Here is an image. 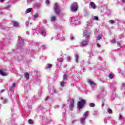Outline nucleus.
Here are the masks:
<instances>
[{"mask_svg": "<svg viewBox=\"0 0 125 125\" xmlns=\"http://www.w3.org/2000/svg\"><path fill=\"white\" fill-rule=\"evenodd\" d=\"M86 101L85 100L82 99L80 101L78 102L77 103V107L79 110H81V109H83L85 106Z\"/></svg>", "mask_w": 125, "mask_h": 125, "instance_id": "f257e3e1", "label": "nucleus"}, {"mask_svg": "<svg viewBox=\"0 0 125 125\" xmlns=\"http://www.w3.org/2000/svg\"><path fill=\"white\" fill-rule=\"evenodd\" d=\"M23 43L24 40H23V39H22V37H21V36H18V41L17 44V49H19V48H22V47H23Z\"/></svg>", "mask_w": 125, "mask_h": 125, "instance_id": "f03ea898", "label": "nucleus"}, {"mask_svg": "<svg viewBox=\"0 0 125 125\" xmlns=\"http://www.w3.org/2000/svg\"><path fill=\"white\" fill-rule=\"evenodd\" d=\"M54 11L57 15H60V6L57 3L54 5Z\"/></svg>", "mask_w": 125, "mask_h": 125, "instance_id": "7ed1b4c3", "label": "nucleus"}, {"mask_svg": "<svg viewBox=\"0 0 125 125\" xmlns=\"http://www.w3.org/2000/svg\"><path fill=\"white\" fill-rule=\"evenodd\" d=\"M89 41L87 40H83L80 42V46L81 47H84L88 45Z\"/></svg>", "mask_w": 125, "mask_h": 125, "instance_id": "20e7f679", "label": "nucleus"}, {"mask_svg": "<svg viewBox=\"0 0 125 125\" xmlns=\"http://www.w3.org/2000/svg\"><path fill=\"white\" fill-rule=\"evenodd\" d=\"M90 34H91V31L85 30L83 32V35L84 37H85V38H86V39H89Z\"/></svg>", "mask_w": 125, "mask_h": 125, "instance_id": "39448f33", "label": "nucleus"}, {"mask_svg": "<svg viewBox=\"0 0 125 125\" xmlns=\"http://www.w3.org/2000/svg\"><path fill=\"white\" fill-rule=\"evenodd\" d=\"M101 94H102L101 96H100V95H98L97 96V98H98V99H100V98H102L103 96H105V95H106V91H105L104 88L101 89Z\"/></svg>", "mask_w": 125, "mask_h": 125, "instance_id": "423d86ee", "label": "nucleus"}, {"mask_svg": "<svg viewBox=\"0 0 125 125\" xmlns=\"http://www.w3.org/2000/svg\"><path fill=\"white\" fill-rule=\"evenodd\" d=\"M71 10L73 12H75L78 10V6L77 5V3L74 2L71 5Z\"/></svg>", "mask_w": 125, "mask_h": 125, "instance_id": "0eeeda50", "label": "nucleus"}, {"mask_svg": "<svg viewBox=\"0 0 125 125\" xmlns=\"http://www.w3.org/2000/svg\"><path fill=\"white\" fill-rule=\"evenodd\" d=\"M70 22L72 24H75V25H79L80 24V21H78V20L75 18H71Z\"/></svg>", "mask_w": 125, "mask_h": 125, "instance_id": "6e6552de", "label": "nucleus"}, {"mask_svg": "<svg viewBox=\"0 0 125 125\" xmlns=\"http://www.w3.org/2000/svg\"><path fill=\"white\" fill-rule=\"evenodd\" d=\"M48 91L50 95H53L54 93H56V90L54 88H53V87H52L51 89H50V90L49 87H48Z\"/></svg>", "mask_w": 125, "mask_h": 125, "instance_id": "1a4fd4ad", "label": "nucleus"}, {"mask_svg": "<svg viewBox=\"0 0 125 125\" xmlns=\"http://www.w3.org/2000/svg\"><path fill=\"white\" fill-rule=\"evenodd\" d=\"M93 24V21H89L87 22V29H90L92 27Z\"/></svg>", "mask_w": 125, "mask_h": 125, "instance_id": "9d476101", "label": "nucleus"}, {"mask_svg": "<svg viewBox=\"0 0 125 125\" xmlns=\"http://www.w3.org/2000/svg\"><path fill=\"white\" fill-rule=\"evenodd\" d=\"M75 104V102H74V99H72L71 102L69 105V109L72 111V110L74 109V105Z\"/></svg>", "mask_w": 125, "mask_h": 125, "instance_id": "9b49d317", "label": "nucleus"}, {"mask_svg": "<svg viewBox=\"0 0 125 125\" xmlns=\"http://www.w3.org/2000/svg\"><path fill=\"white\" fill-rule=\"evenodd\" d=\"M40 34L43 37H46V30L44 29H42L40 31Z\"/></svg>", "mask_w": 125, "mask_h": 125, "instance_id": "f8f14e48", "label": "nucleus"}, {"mask_svg": "<svg viewBox=\"0 0 125 125\" xmlns=\"http://www.w3.org/2000/svg\"><path fill=\"white\" fill-rule=\"evenodd\" d=\"M88 83H89V84L91 86H95V83H94V82H93V81H92V80H91V79H89L88 80Z\"/></svg>", "mask_w": 125, "mask_h": 125, "instance_id": "ddd939ff", "label": "nucleus"}, {"mask_svg": "<svg viewBox=\"0 0 125 125\" xmlns=\"http://www.w3.org/2000/svg\"><path fill=\"white\" fill-rule=\"evenodd\" d=\"M89 5L91 6V8L93 9H95L96 8V5H95V4L93 2H91L90 3Z\"/></svg>", "mask_w": 125, "mask_h": 125, "instance_id": "4468645a", "label": "nucleus"}, {"mask_svg": "<svg viewBox=\"0 0 125 125\" xmlns=\"http://www.w3.org/2000/svg\"><path fill=\"white\" fill-rule=\"evenodd\" d=\"M56 38H59V39L60 40V41H65V37H61L58 35V34L57 35V36H56Z\"/></svg>", "mask_w": 125, "mask_h": 125, "instance_id": "2eb2a0df", "label": "nucleus"}, {"mask_svg": "<svg viewBox=\"0 0 125 125\" xmlns=\"http://www.w3.org/2000/svg\"><path fill=\"white\" fill-rule=\"evenodd\" d=\"M85 119L86 118H83L80 119V122L82 125H85Z\"/></svg>", "mask_w": 125, "mask_h": 125, "instance_id": "dca6fc26", "label": "nucleus"}, {"mask_svg": "<svg viewBox=\"0 0 125 125\" xmlns=\"http://www.w3.org/2000/svg\"><path fill=\"white\" fill-rule=\"evenodd\" d=\"M75 58L76 62L78 63V62H79V55L78 54V53H76L75 54Z\"/></svg>", "mask_w": 125, "mask_h": 125, "instance_id": "f3484780", "label": "nucleus"}, {"mask_svg": "<svg viewBox=\"0 0 125 125\" xmlns=\"http://www.w3.org/2000/svg\"><path fill=\"white\" fill-rule=\"evenodd\" d=\"M66 85V82L64 81H62L60 82V86L61 87H64Z\"/></svg>", "mask_w": 125, "mask_h": 125, "instance_id": "a211bd4d", "label": "nucleus"}, {"mask_svg": "<svg viewBox=\"0 0 125 125\" xmlns=\"http://www.w3.org/2000/svg\"><path fill=\"white\" fill-rule=\"evenodd\" d=\"M32 11H33V8H29L28 9H26V10L25 11V13H30V12H32Z\"/></svg>", "mask_w": 125, "mask_h": 125, "instance_id": "6ab92c4d", "label": "nucleus"}, {"mask_svg": "<svg viewBox=\"0 0 125 125\" xmlns=\"http://www.w3.org/2000/svg\"><path fill=\"white\" fill-rule=\"evenodd\" d=\"M100 40H102V35L99 34L96 37V41H100Z\"/></svg>", "mask_w": 125, "mask_h": 125, "instance_id": "aec40b11", "label": "nucleus"}, {"mask_svg": "<svg viewBox=\"0 0 125 125\" xmlns=\"http://www.w3.org/2000/svg\"><path fill=\"white\" fill-rule=\"evenodd\" d=\"M109 120H110V118L109 117H105L104 119V124H108V121H109Z\"/></svg>", "mask_w": 125, "mask_h": 125, "instance_id": "412c9836", "label": "nucleus"}, {"mask_svg": "<svg viewBox=\"0 0 125 125\" xmlns=\"http://www.w3.org/2000/svg\"><path fill=\"white\" fill-rule=\"evenodd\" d=\"M12 23H13V27H17V26H18L19 25L18 22L14 21H13Z\"/></svg>", "mask_w": 125, "mask_h": 125, "instance_id": "4be33fe9", "label": "nucleus"}, {"mask_svg": "<svg viewBox=\"0 0 125 125\" xmlns=\"http://www.w3.org/2000/svg\"><path fill=\"white\" fill-rule=\"evenodd\" d=\"M52 67V65L51 64L48 63L46 65L45 69L46 70H48V69H50Z\"/></svg>", "mask_w": 125, "mask_h": 125, "instance_id": "5701e85b", "label": "nucleus"}, {"mask_svg": "<svg viewBox=\"0 0 125 125\" xmlns=\"http://www.w3.org/2000/svg\"><path fill=\"white\" fill-rule=\"evenodd\" d=\"M0 74L1 75V76H6L7 74L5 72L3 71L2 70H0Z\"/></svg>", "mask_w": 125, "mask_h": 125, "instance_id": "b1692460", "label": "nucleus"}, {"mask_svg": "<svg viewBox=\"0 0 125 125\" xmlns=\"http://www.w3.org/2000/svg\"><path fill=\"white\" fill-rule=\"evenodd\" d=\"M56 20V17L55 16H52L51 18V21H52L53 22H55Z\"/></svg>", "mask_w": 125, "mask_h": 125, "instance_id": "393cba45", "label": "nucleus"}, {"mask_svg": "<svg viewBox=\"0 0 125 125\" xmlns=\"http://www.w3.org/2000/svg\"><path fill=\"white\" fill-rule=\"evenodd\" d=\"M0 99L1 100H3L2 101V103H3L4 104H5V103H6L7 102V99H3V97H1L0 98Z\"/></svg>", "mask_w": 125, "mask_h": 125, "instance_id": "a878e982", "label": "nucleus"}, {"mask_svg": "<svg viewBox=\"0 0 125 125\" xmlns=\"http://www.w3.org/2000/svg\"><path fill=\"white\" fill-rule=\"evenodd\" d=\"M14 87H15V83H13V84L12 85V86L9 89L10 91H12L13 90Z\"/></svg>", "mask_w": 125, "mask_h": 125, "instance_id": "bb28decb", "label": "nucleus"}, {"mask_svg": "<svg viewBox=\"0 0 125 125\" xmlns=\"http://www.w3.org/2000/svg\"><path fill=\"white\" fill-rule=\"evenodd\" d=\"M117 43V46H118V47H122V42H121V41H120L119 42V41L116 42Z\"/></svg>", "mask_w": 125, "mask_h": 125, "instance_id": "cd10ccee", "label": "nucleus"}, {"mask_svg": "<svg viewBox=\"0 0 125 125\" xmlns=\"http://www.w3.org/2000/svg\"><path fill=\"white\" fill-rule=\"evenodd\" d=\"M117 121H116L114 119H112L111 120V124L112 125H116V124H117Z\"/></svg>", "mask_w": 125, "mask_h": 125, "instance_id": "c85d7f7f", "label": "nucleus"}, {"mask_svg": "<svg viewBox=\"0 0 125 125\" xmlns=\"http://www.w3.org/2000/svg\"><path fill=\"white\" fill-rule=\"evenodd\" d=\"M24 77L27 80H29V78L30 77V75L28 73H25Z\"/></svg>", "mask_w": 125, "mask_h": 125, "instance_id": "c756f323", "label": "nucleus"}, {"mask_svg": "<svg viewBox=\"0 0 125 125\" xmlns=\"http://www.w3.org/2000/svg\"><path fill=\"white\" fill-rule=\"evenodd\" d=\"M84 17H87V16H88L89 14V12H88V11L85 10L84 11Z\"/></svg>", "mask_w": 125, "mask_h": 125, "instance_id": "7c9ffc66", "label": "nucleus"}, {"mask_svg": "<svg viewBox=\"0 0 125 125\" xmlns=\"http://www.w3.org/2000/svg\"><path fill=\"white\" fill-rule=\"evenodd\" d=\"M63 79L64 81H67V80H68V76H67V74L63 75Z\"/></svg>", "mask_w": 125, "mask_h": 125, "instance_id": "2f4dec72", "label": "nucleus"}, {"mask_svg": "<svg viewBox=\"0 0 125 125\" xmlns=\"http://www.w3.org/2000/svg\"><path fill=\"white\" fill-rule=\"evenodd\" d=\"M89 106L91 107V108H94V107H95V104L93 103H90Z\"/></svg>", "mask_w": 125, "mask_h": 125, "instance_id": "473e14b6", "label": "nucleus"}, {"mask_svg": "<svg viewBox=\"0 0 125 125\" xmlns=\"http://www.w3.org/2000/svg\"><path fill=\"white\" fill-rule=\"evenodd\" d=\"M57 60H58L59 62H60V63H62L63 62V60H64V59L62 57L58 59Z\"/></svg>", "mask_w": 125, "mask_h": 125, "instance_id": "72a5a7b5", "label": "nucleus"}, {"mask_svg": "<svg viewBox=\"0 0 125 125\" xmlns=\"http://www.w3.org/2000/svg\"><path fill=\"white\" fill-rule=\"evenodd\" d=\"M87 116H88V112L86 111L84 113V118L86 119Z\"/></svg>", "mask_w": 125, "mask_h": 125, "instance_id": "f704fd0d", "label": "nucleus"}, {"mask_svg": "<svg viewBox=\"0 0 125 125\" xmlns=\"http://www.w3.org/2000/svg\"><path fill=\"white\" fill-rule=\"evenodd\" d=\"M118 120L119 121H123V116L121 114H119Z\"/></svg>", "mask_w": 125, "mask_h": 125, "instance_id": "c9c22d12", "label": "nucleus"}, {"mask_svg": "<svg viewBox=\"0 0 125 125\" xmlns=\"http://www.w3.org/2000/svg\"><path fill=\"white\" fill-rule=\"evenodd\" d=\"M93 115H94V116H97V115H98V112L96 110L94 111Z\"/></svg>", "mask_w": 125, "mask_h": 125, "instance_id": "e433bc0d", "label": "nucleus"}, {"mask_svg": "<svg viewBox=\"0 0 125 125\" xmlns=\"http://www.w3.org/2000/svg\"><path fill=\"white\" fill-rule=\"evenodd\" d=\"M111 43H116V40L115 38H113L111 41H110Z\"/></svg>", "mask_w": 125, "mask_h": 125, "instance_id": "4c0bfd02", "label": "nucleus"}, {"mask_svg": "<svg viewBox=\"0 0 125 125\" xmlns=\"http://www.w3.org/2000/svg\"><path fill=\"white\" fill-rule=\"evenodd\" d=\"M34 16V18L36 19V18H38V17H39V13H36Z\"/></svg>", "mask_w": 125, "mask_h": 125, "instance_id": "58836bf2", "label": "nucleus"}, {"mask_svg": "<svg viewBox=\"0 0 125 125\" xmlns=\"http://www.w3.org/2000/svg\"><path fill=\"white\" fill-rule=\"evenodd\" d=\"M107 112L109 113V114H113V111H112V110H111L110 108L107 109Z\"/></svg>", "mask_w": 125, "mask_h": 125, "instance_id": "ea45409f", "label": "nucleus"}, {"mask_svg": "<svg viewBox=\"0 0 125 125\" xmlns=\"http://www.w3.org/2000/svg\"><path fill=\"white\" fill-rule=\"evenodd\" d=\"M25 89L27 90V91H29V90H31V87L29 86H27L25 87Z\"/></svg>", "mask_w": 125, "mask_h": 125, "instance_id": "a19ab883", "label": "nucleus"}, {"mask_svg": "<svg viewBox=\"0 0 125 125\" xmlns=\"http://www.w3.org/2000/svg\"><path fill=\"white\" fill-rule=\"evenodd\" d=\"M10 7H11V5H8L7 6L5 7L6 9L9 10L10 9Z\"/></svg>", "mask_w": 125, "mask_h": 125, "instance_id": "79ce46f5", "label": "nucleus"}, {"mask_svg": "<svg viewBox=\"0 0 125 125\" xmlns=\"http://www.w3.org/2000/svg\"><path fill=\"white\" fill-rule=\"evenodd\" d=\"M35 6H36V7H40V6H41V3H36L35 4Z\"/></svg>", "mask_w": 125, "mask_h": 125, "instance_id": "37998d69", "label": "nucleus"}, {"mask_svg": "<svg viewBox=\"0 0 125 125\" xmlns=\"http://www.w3.org/2000/svg\"><path fill=\"white\" fill-rule=\"evenodd\" d=\"M110 24H115V21L113 20L109 21Z\"/></svg>", "mask_w": 125, "mask_h": 125, "instance_id": "c03bdc74", "label": "nucleus"}, {"mask_svg": "<svg viewBox=\"0 0 125 125\" xmlns=\"http://www.w3.org/2000/svg\"><path fill=\"white\" fill-rule=\"evenodd\" d=\"M77 121H78V120H77V119H74V120H73L72 121L71 124H72V125H74V124H75V123H76V122H77Z\"/></svg>", "mask_w": 125, "mask_h": 125, "instance_id": "a18cd8bd", "label": "nucleus"}, {"mask_svg": "<svg viewBox=\"0 0 125 125\" xmlns=\"http://www.w3.org/2000/svg\"><path fill=\"white\" fill-rule=\"evenodd\" d=\"M111 86H112L113 87H114V88H115V87H116V83H112L111 84Z\"/></svg>", "mask_w": 125, "mask_h": 125, "instance_id": "49530a36", "label": "nucleus"}, {"mask_svg": "<svg viewBox=\"0 0 125 125\" xmlns=\"http://www.w3.org/2000/svg\"><path fill=\"white\" fill-rule=\"evenodd\" d=\"M108 77L109 78V79H113V78H114V76L112 75V74H110L109 75H108Z\"/></svg>", "mask_w": 125, "mask_h": 125, "instance_id": "de8ad7c7", "label": "nucleus"}, {"mask_svg": "<svg viewBox=\"0 0 125 125\" xmlns=\"http://www.w3.org/2000/svg\"><path fill=\"white\" fill-rule=\"evenodd\" d=\"M124 38V34H121L119 36V39H123Z\"/></svg>", "mask_w": 125, "mask_h": 125, "instance_id": "09e8293b", "label": "nucleus"}, {"mask_svg": "<svg viewBox=\"0 0 125 125\" xmlns=\"http://www.w3.org/2000/svg\"><path fill=\"white\" fill-rule=\"evenodd\" d=\"M93 20L98 21V17H97V16H94Z\"/></svg>", "mask_w": 125, "mask_h": 125, "instance_id": "8fccbe9b", "label": "nucleus"}, {"mask_svg": "<svg viewBox=\"0 0 125 125\" xmlns=\"http://www.w3.org/2000/svg\"><path fill=\"white\" fill-rule=\"evenodd\" d=\"M36 81L40 83L41 82V79H40V78H37L36 79Z\"/></svg>", "mask_w": 125, "mask_h": 125, "instance_id": "3c124183", "label": "nucleus"}, {"mask_svg": "<svg viewBox=\"0 0 125 125\" xmlns=\"http://www.w3.org/2000/svg\"><path fill=\"white\" fill-rule=\"evenodd\" d=\"M34 0H27V3H31L32 1H34Z\"/></svg>", "mask_w": 125, "mask_h": 125, "instance_id": "603ef678", "label": "nucleus"}, {"mask_svg": "<svg viewBox=\"0 0 125 125\" xmlns=\"http://www.w3.org/2000/svg\"><path fill=\"white\" fill-rule=\"evenodd\" d=\"M28 123H29V124H30V125H31L32 124H33V120H28Z\"/></svg>", "mask_w": 125, "mask_h": 125, "instance_id": "864d4df0", "label": "nucleus"}, {"mask_svg": "<svg viewBox=\"0 0 125 125\" xmlns=\"http://www.w3.org/2000/svg\"><path fill=\"white\" fill-rule=\"evenodd\" d=\"M67 61H70V60H71V57L70 56H67Z\"/></svg>", "mask_w": 125, "mask_h": 125, "instance_id": "5fc2aeb1", "label": "nucleus"}, {"mask_svg": "<svg viewBox=\"0 0 125 125\" xmlns=\"http://www.w3.org/2000/svg\"><path fill=\"white\" fill-rule=\"evenodd\" d=\"M70 40H71V41H74V40H75V38L74 37H73V36H71Z\"/></svg>", "mask_w": 125, "mask_h": 125, "instance_id": "6e6d98bb", "label": "nucleus"}, {"mask_svg": "<svg viewBox=\"0 0 125 125\" xmlns=\"http://www.w3.org/2000/svg\"><path fill=\"white\" fill-rule=\"evenodd\" d=\"M45 3H46V4H49V3H50L49 0H46L45 1Z\"/></svg>", "mask_w": 125, "mask_h": 125, "instance_id": "4d7b16f0", "label": "nucleus"}, {"mask_svg": "<svg viewBox=\"0 0 125 125\" xmlns=\"http://www.w3.org/2000/svg\"><path fill=\"white\" fill-rule=\"evenodd\" d=\"M46 56H42V59H46Z\"/></svg>", "mask_w": 125, "mask_h": 125, "instance_id": "13d9d810", "label": "nucleus"}, {"mask_svg": "<svg viewBox=\"0 0 125 125\" xmlns=\"http://www.w3.org/2000/svg\"><path fill=\"white\" fill-rule=\"evenodd\" d=\"M25 25L26 26H29V22L28 21H26Z\"/></svg>", "mask_w": 125, "mask_h": 125, "instance_id": "bf43d9fd", "label": "nucleus"}, {"mask_svg": "<svg viewBox=\"0 0 125 125\" xmlns=\"http://www.w3.org/2000/svg\"><path fill=\"white\" fill-rule=\"evenodd\" d=\"M65 107H66V104H62V108L64 109V108H65Z\"/></svg>", "mask_w": 125, "mask_h": 125, "instance_id": "052dcab7", "label": "nucleus"}, {"mask_svg": "<svg viewBox=\"0 0 125 125\" xmlns=\"http://www.w3.org/2000/svg\"><path fill=\"white\" fill-rule=\"evenodd\" d=\"M4 91H5V90L4 89L1 90L0 91V93H2L4 92Z\"/></svg>", "mask_w": 125, "mask_h": 125, "instance_id": "680f3d73", "label": "nucleus"}, {"mask_svg": "<svg viewBox=\"0 0 125 125\" xmlns=\"http://www.w3.org/2000/svg\"><path fill=\"white\" fill-rule=\"evenodd\" d=\"M97 47H98L99 48H100V44H99V43H97Z\"/></svg>", "mask_w": 125, "mask_h": 125, "instance_id": "e2e57ef3", "label": "nucleus"}, {"mask_svg": "<svg viewBox=\"0 0 125 125\" xmlns=\"http://www.w3.org/2000/svg\"><path fill=\"white\" fill-rule=\"evenodd\" d=\"M121 2H122V3H125V0H121Z\"/></svg>", "mask_w": 125, "mask_h": 125, "instance_id": "0e129e2a", "label": "nucleus"}, {"mask_svg": "<svg viewBox=\"0 0 125 125\" xmlns=\"http://www.w3.org/2000/svg\"><path fill=\"white\" fill-rule=\"evenodd\" d=\"M59 106L58 105H56L55 106H54V107L55 108V109H56L57 108H58Z\"/></svg>", "mask_w": 125, "mask_h": 125, "instance_id": "69168bd1", "label": "nucleus"}, {"mask_svg": "<svg viewBox=\"0 0 125 125\" xmlns=\"http://www.w3.org/2000/svg\"><path fill=\"white\" fill-rule=\"evenodd\" d=\"M118 72L119 73H121V72H122V70H121V69H118Z\"/></svg>", "mask_w": 125, "mask_h": 125, "instance_id": "338daca9", "label": "nucleus"}, {"mask_svg": "<svg viewBox=\"0 0 125 125\" xmlns=\"http://www.w3.org/2000/svg\"><path fill=\"white\" fill-rule=\"evenodd\" d=\"M122 85L123 87H125V83H123L122 84Z\"/></svg>", "mask_w": 125, "mask_h": 125, "instance_id": "774afa93", "label": "nucleus"}]
</instances>
